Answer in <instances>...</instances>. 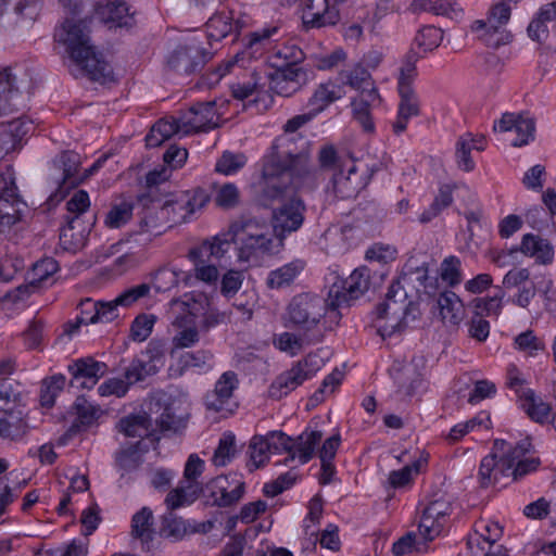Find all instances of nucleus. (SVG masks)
I'll return each mask as SVG.
<instances>
[{
    "mask_svg": "<svg viewBox=\"0 0 556 556\" xmlns=\"http://www.w3.org/2000/svg\"><path fill=\"white\" fill-rule=\"evenodd\" d=\"M301 156L283 157L273 153L265 157L262 176L254 185L255 201L273 211V230L282 242L287 236L298 231L304 223L305 204L290 188L294 166Z\"/></svg>",
    "mask_w": 556,
    "mask_h": 556,
    "instance_id": "f257e3e1",
    "label": "nucleus"
},
{
    "mask_svg": "<svg viewBox=\"0 0 556 556\" xmlns=\"http://www.w3.org/2000/svg\"><path fill=\"white\" fill-rule=\"evenodd\" d=\"M147 410L141 415V453L148 446L156 448L160 441V433L163 431L177 432L185 428L190 407L189 393L182 389L169 391L156 390L144 400Z\"/></svg>",
    "mask_w": 556,
    "mask_h": 556,
    "instance_id": "f03ea898",
    "label": "nucleus"
},
{
    "mask_svg": "<svg viewBox=\"0 0 556 556\" xmlns=\"http://www.w3.org/2000/svg\"><path fill=\"white\" fill-rule=\"evenodd\" d=\"M54 39L77 70L91 80L103 83L110 76L109 64L91 41L87 20H65L55 29Z\"/></svg>",
    "mask_w": 556,
    "mask_h": 556,
    "instance_id": "7ed1b4c3",
    "label": "nucleus"
},
{
    "mask_svg": "<svg viewBox=\"0 0 556 556\" xmlns=\"http://www.w3.org/2000/svg\"><path fill=\"white\" fill-rule=\"evenodd\" d=\"M225 236L229 242V249L238 238L240 245L238 257L242 262L258 264L264 257L277 254L283 247V242L271 233L265 225L253 219H242L232 223Z\"/></svg>",
    "mask_w": 556,
    "mask_h": 556,
    "instance_id": "20e7f679",
    "label": "nucleus"
},
{
    "mask_svg": "<svg viewBox=\"0 0 556 556\" xmlns=\"http://www.w3.org/2000/svg\"><path fill=\"white\" fill-rule=\"evenodd\" d=\"M337 307L330 305V299L325 300L312 292L295 294L286 307L283 316L287 327L296 328L308 334L323 333L320 325L330 312Z\"/></svg>",
    "mask_w": 556,
    "mask_h": 556,
    "instance_id": "39448f33",
    "label": "nucleus"
},
{
    "mask_svg": "<svg viewBox=\"0 0 556 556\" xmlns=\"http://www.w3.org/2000/svg\"><path fill=\"white\" fill-rule=\"evenodd\" d=\"M414 309L415 305L408 299L405 288L400 283H392L386 300L375 311L374 323L378 333L386 339L400 332Z\"/></svg>",
    "mask_w": 556,
    "mask_h": 556,
    "instance_id": "423d86ee",
    "label": "nucleus"
},
{
    "mask_svg": "<svg viewBox=\"0 0 556 556\" xmlns=\"http://www.w3.org/2000/svg\"><path fill=\"white\" fill-rule=\"evenodd\" d=\"M419 55L410 52L404 58L397 76V91L400 102L397 105V116L392 124L394 134L401 135L407 128L410 118L420 114V104L417 93L413 88V83L417 76L416 63Z\"/></svg>",
    "mask_w": 556,
    "mask_h": 556,
    "instance_id": "0eeeda50",
    "label": "nucleus"
},
{
    "mask_svg": "<svg viewBox=\"0 0 556 556\" xmlns=\"http://www.w3.org/2000/svg\"><path fill=\"white\" fill-rule=\"evenodd\" d=\"M228 252L227 238L217 235L192 248L188 256L193 264L194 278L208 286H215L219 278V271L212 261H219Z\"/></svg>",
    "mask_w": 556,
    "mask_h": 556,
    "instance_id": "6e6552de",
    "label": "nucleus"
},
{
    "mask_svg": "<svg viewBox=\"0 0 556 556\" xmlns=\"http://www.w3.org/2000/svg\"><path fill=\"white\" fill-rule=\"evenodd\" d=\"M27 203L20 194L13 167L0 170V231H5L21 220Z\"/></svg>",
    "mask_w": 556,
    "mask_h": 556,
    "instance_id": "1a4fd4ad",
    "label": "nucleus"
},
{
    "mask_svg": "<svg viewBox=\"0 0 556 556\" xmlns=\"http://www.w3.org/2000/svg\"><path fill=\"white\" fill-rule=\"evenodd\" d=\"M268 73L254 72L248 80L236 83L231 86L232 97L244 102V108L256 113L267 111L274 102L267 86Z\"/></svg>",
    "mask_w": 556,
    "mask_h": 556,
    "instance_id": "9d476101",
    "label": "nucleus"
},
{
    "mask_svg": "<svg viewBox=\"0 0 556 556\" xmlns=\"http://www.w3.org/2000/svg\"><path fill=\"white\" fill-rule=\"evenodd\" d=\"M212 58L211 51L206 50L195 38L178 45L167 58L169 70L181 74L190 75L200 71Z\"/></svg>",
    "mask_w": 556,
    "mask_h": 556,
    "instance_id": "9b49d317",
    "label": "nucleus"
},
{
    "mask_svg": "<svg viewBox=\"0 0 556 556\" xmlns=\"http://www.w3.org/2000/svg\"><path fill=\"white\" fill-rule=\"evenodd\" d=\"M180 136L208 131L218 126L219 114L215 101L197 102L180 111L177 117Z\"/></svg>",
    "mask_w": 556,
    "mask_h": 556,
    "instance_id": "f8f14e48",
    "label": "nucleus"
},
{
    "mask_svg": "<svg viewBox=\"0 0 556 556\" xmlns=\"http://www.w3.org/2000/svg\"><path fill=\"white\" fill-rule=\"evenodd\" d=\"M276 33L277 27H266L251 33L241 54L237 53L235 59L226 61L207 74L208 84L211 86L217 84L239 62L241 55L242 58L249 56L250 59L261 58L270 47V38Z\"/></svg>",
    "mask_w": 556,
    "mask_h": 556,
    "instance_id": "ddd939ff",
    "label": "nucleus"
},
{
    "mask_svg": "<svg viewBox=\"0 0 556 556\" xmlns=\"http://www.w3.org/2000/svg\"><path fill=\"white\" fill-rule=\"evenodd\" d=\"M318 367L315 366L311 357L295 363L290 369L278 375L268 388V394L274 400H280L287 396L304 381L312 379L317 372Z\"/></svg>",
    "mask_w": 556,
    "mask_h": 556,
    "instance_id": "4468645a",
    "label": "nucleus"
},
{
    "mask_svg": "<svg viewBox=\"0 0 556 556\" xmlns=\"http://www.w3.org/2000/svg\"><path fill=\"white\" fill-rule=\"evenodd\" d=\"M58 269V262L52 257L38 261L28 274L29 282L7 291L3 296L4 302L18 304L26 301L35 289L45 286Z\"/></svg>",
    "mask_w": 556,
    "mask_h": 556,
    "instance_id": "2eb2a0df",
    "label": "nucleus"
},
{
    "mask_svg": "<svg viewBox=\"0 0 556 556\" xmlns=\"http://www.w3.org/2000/svg\"><path fill=\"white\" fill-rule=\"evenodd\" d=\"M239 387L238 375L228 370L216 380L214 389L204 396V406L207 410L222 414H231L233 407V394Z\"/></svg>",
    "mask_w": 556,
    "mask_h": 556,
    "instance_id": "dca6fc26",
    "label": "nucleus"
},
{
    "mask_svg": "<svg viewBox=\"0 0 556 556\" xmlns=\"http://www.w3.org/2000/svg\"><path fill=\"white\" fill-rule=\"evenodd\" d=\"M173 223L170 200L160 195L141 194V229L160 235L161 228Z\"/></svg>",
    "mask_w": 556,
    "mask_h": 556,
    "instance_id": "f3484780",
    "label": "nucleus"
},
{
    "mask_svg": "<svg viewBox=\"0 0 556 556\" xmlns=\"http://www.w3.org/2000/svg\"><path fill=\"white\" fill-rule=\"evenodd\" d=\"M368 184L365 172L359 173L357 165L352 160H346L345 165L333 172L331 178L332 190L339 199L356 197Z\"/></svg>",
    "mask_w": 556,
    "mask_h": 556,
    "instance_id": "a211bd4d",
    "label": "nucleus"
},
{
    "mask_svg": "<svg viewBox=\"0 0 556 556\" xmlns=\"http://www.w3.org/2000/svg\"><path fill=\"white\" fill-rule=\"evenodd\" d=\"M369 288V270L366 267L355 269L341 286L333 285L329 290L330 305L342 307L358 299Z\"/></svg>",
    "mask_w": 556,
    "mask_h": 556,
    "instance_id": "6ab92c4d",
    "label": "nucleus"
},
{
    "mask_svg": "<svg viewBox=\"0 0 556 556\" xmlns=\"http://www.w3.org/2000/svg\"><path fill=\"white\" fill-rule=\"evenodd\" d=\"M250 23V17L233 10L216 11L206 22L207 39L220 41L230 35H238Z\"/></svg>",
    "mask_w": 556,
    "mask_h": 556,
    "instance_id": "aec40b11",
    "label": "nucleus"
},
{
    "mask_svg": "<svg viewBox=\"0 0 556 556\" xmlns=\"http://www.w3.org/2000/svg\"><path fill=\"white\" fill-rule=\"evenodd\" d=\"M31 426L28 414L21 408L0 410V440L5 443L20 444L26 442Z\"/></svg>",
    "mask_w": 556,
    "mask_h": 556,
    "instance_id": "412c9836",
    "label": "nucleus"
},
{
    "mask_svg": "<svg viewBox=\"0 0 556 556\" xmlns=\"http://www.w3.org/2000/svg\"><path fill=\"white\" fill-rule=\"evenodd\" d=\"M67 369L71 374V386L73 388L92 389L108 372V365L91 356H86L73 361L68 364Z\"/></svg>",
    "mask_w": 556,
    "mask_h": 556,
    "instance_id": "4be33fe9",
    "label": "nucleus"
},
{
    "mask_svg": "<svg viewBox=\"0 0 556 556\" xmlns=\"http://www.w3.org/2000/svg\"><path fill=\"white\" fill-rule=\"evenodd\" d=\"M493 129L500 132L514 131L516 138L511 141L514 147H522L534 140L535 121L528 114L506 112L494 122Z\"/></svg>",
    "mask_w": 556,
    "mask_h": 556,
    "instance_id": "5701e85b",
    "label": "nucleus"
},
{
    "mask_svg": "<svg viewBox=\"0 0 556 556\" xmlns=\"http://www.w3.org/2000/svg\"><path fill=\"white\" fill-rule=\"evenodd\" d=\"M346 0H309L303 10V24L307 28L336 25L340 20L338 7Z\"/></svg>",
    "mask_w": 556,
    "mask_h": 556,
    "instance_id": "b1692460",
    "label": "nucleus"
},
{
    "mask_svg": "<svg viewBox=\"0 0 556 556\" xmlns=\"http://www.w3.org/2000/svg\"><path fill=\"white\" fill-rule=\"evenodd\" d=\"M115 467L119 473L117 486L127 490L137 480L139 469V441L122 443L115 453Z\"/></svg>",
    "mask_w": 556,
    "mask_h": 556,
    "instance_id": "393cba45",
    "label": "nucleus"
},
{
    "mask_svg": "<svg viewBox=\"0 0 556 556\" xmlns=\"http://www.w3.org/2000/svg\"><path fill=\"white\" fill-rule=\"evenodd\" d=\"M451 513V504L444 500H435L424 509L418 531L427 540H434L443 530L447 516Z\"/></svg>",
    "mask_w": 556,
    "mask_h": 556,
    "instance_id": "a878e982",
    "label": "nucleus"
},
{
    "mask_svg": "<svg viewBox=\"0 0 556 556\" xmlns=\"http://www.w3.org/2000/svg\"><path fill=\"white\" fill-rule=\"evenodd\" d=\"M207 486L214 504L219 507H228L239 502L245 489L244 482L237 476H218Z\"/></svg>",
    "mask_w": 556,
    "mask_h": 556,
    "instance_id": "bb28decb",
    "label": "nucleus"
},
{
    "mask_svg": "<svg viewBox=\"0 0 556 556\" xmlns=\"http://www.w3.org/2000/svg\"><path fill=\"white\" fill-rule=\"evenodd\" d=\"M502 287L508 290L517 289V292L508 301L522 308L528 307L535 296L528 268L508 270L503 277Z\"/></svg>",
    "mask_w": 556,
    "mask_h": 556,
    "instance_id": "cd10ccee",
    "label": "nucleus"
},
{
    "mask_svg": "<svg viewBox=\"0 0 556 556\" xmlns=\"http://www.w3.org/2000/svg\"><path fill=\"white\" fill-rule=\"evenodd\" d=\"M210 200L211 195L203 188L184 191L177 200H170L173 223L186 222L191 215L205 207Z\"/></svg>",
    "mask_w": 556,
    "mask_h": 556,
    "instance_id": "c85d7f7f",
    "label": "nucleus"
},
{
    "mask_svg": "<svg viewBox=\"0 0 556 556\" xmlns=\"http://www.w3.org/2000/svg\"><path fill=\"white\" fill-rule=\"evenodd\" d=\"M520 252L526 257L534 260L535 264L547 266L554 262L555 250L548 239L539 235L526 233L519 245L510 252Z\"/></svg>",
    "mask_w": 556,
    "mask_h": 556,
    "instance_id": "c756f323",
    "label": "nucleus"
},
{
    "mask_svg": "<svg viewBox=\"0 0 556 556\" xmlns=\"http://www.w3.org/2000/svg\"><path fill=\"white\" fill-rule=\"evenodd\" d=\"M529 439L520 440L515 446L510 445V465L505 466V472H510L513 481H519L527 475L534 472L540 466L539 458H525V455L531 450Z\"/></svg>",
    "mask_w": 556,
    "mask_h": 556,
    "instance_id": "7c9ffc66",
    "label": "nucleus"
},
{
    "mask_svg": "<svg viewBox=\"0 0 556 556\" xmlns=\"http://www.w3.org/2000/svg\"><path fill=\"white\" fill-rule=\"evenodd\" d=\"M94 15L110 27H130L135 24L134 14L129 13L127 3L122 0L98 2Z\"/></svg>",
    "mask_w": 556,
    "mask_h": 556,
    "instance_id": "2f4dec72",
    "label": "nucleus"
},
{
    "mask_svg": "<svg viewBox=\"0 0 556 556\" xmlns=\"http://www.w3.org/2000/svg\"><path fill=\"white\" fill-rule=\"evenodd\" d=\"M339 80L343 88L349 86L361 92V96H367L368 101H378L379 93L374 85L370 73L362 65L355 64L352 68L341 71Z\"/></svg>",
    "mask_w": 556,
    "mask_h": 556,
    "instance_id": "473e14b6",
    "label": "nucleus"
},
{
    "mask_svg": "<svg viewBox=\"0 0 556 556\" xmlns=\"http://www.w3.org/2000/svg\"><path fill=\"white\" fill-rule=\"evenodd\" d=\"M323 439V432L319 430L306 429L300 435L293 439L294 450L291 456H287L285 464L298 460L299 465L307 464L315 455L317 445Z\"/></svg>",
    "mask_w": 556,
    "mask_h": 556,
    "instance_id": "72a5a7b5",
    "label": "nucleus"
},
{
    "mask_svg": "<svg viewBox=\"0 0 556 556\" xmlns=\"http://www.w3.org/2000/svg\"><path fill=\"white\" fill-rule=\"evenodd\" d=\"M31 129V124L21 117L0 123V153L15 150Z\"/></svg>",
    "mask_w": 556,
    "mask_h": 556,
    "instance_id": "f704fd0d",
    "label": "nucleus"
},
{
    "mask_svg": "<svg viewBox=\"0 0 556 556\" xmlns=\"http://www.w3.org/2000/svg\"><path fill=\"white\" fill-rule=\"evenodd\" d=\"M269 75L268 90L270 94L274 93L281 97L292 96L300 86V77L304 76V73L300 66H293L285 71H280L276 75Z\"/></svg>",
    "mask_w": 556,
    "mask_h": 556,
    "instance_id": "c9c22d12",
    "label": "nucleus"
},
{
    "mask_svg": "<svg viewBox=\"0 0 556 556\" xmlns=\"http://www.w3.org/2000/svg\"><path fill=\"white\" fill-rule=\"evenodd\" d=\"M442 321L446 325L458 326L465 317V308L460 298L453 291L441 292L437 300Z\"/></svg>",
    "mask_w": 556,
    "mask_h": 556,
    "instance_id": "e433bc0d",
    "label": "nucleus"
},
{
    "mask_svg": "<svg viewBox=\"0 0 556 556\" xmlns=\"http://www.w3.org/2000/svg\"><path fill=\"white\" fill-rule=\"evenodd\" d=\"M72 409L75 414V419L71 430L76 432L86 430L91 427L97 422L103 413L100 405L90 402L83 395L75 400Z\"/></svg>",
    "mask_w": 556,
    "mask_h": 556,
    "instance_id": "4c0bfd02",
    "label": "nucleus"
},
{
    "mask_svg": "<svg viewBox=\"0 0 556 556\" xmlns=\"http://www.w3.org/2000/svg\"><path fill=\"white\" fill-rule=\"evenodd\" d=\"M344 94L343 87L334 81L318 85L307 103L311 114L317 115Z\"/></svg>",
    "mask_w": 556,
    "mask_h": 556,
    "instance_id": "58836bf2",
    "label": "nucleus"
},
{
    "mask_svg": "<svg viewBox=\"0 0 556 556\" xmlns=\"http://www.w3.org/2000/svg\"><path fill=\"white\" fill-rule=\"evenodd\" d=\"M323 338V333L308 334L302 331L301 334H295L293 332L286 331L275 337L274 345L281 352L295 356L302 351L304 345L319 343Z\"/></svg>",
    "mask_w": 556,
    "mask_h": 556,
    "instance_id": "ea45409f",
    "label": "nucleus"
},
{
    "mask_svg": "<svg viewBox=\"0 0 556 556\" xmlns=\"http://www.w3.org/2000/svg\"><path fill=\"white\" fill-rule=\"evenodd\" d=\"M14 83L11 74L0 73V115L13 113L24 106L23 96Z\"/></svg>",
    "mask_w": 556,
    "mask_h": 556,
    "instance_id": "a19ab883",
    "label": "nucleus"
},
{
    "mask_svg": "<svg viewBox=\"0 0 556 556\" xmlns=\"http://www.w3.org/2000/svg\"><path fill=\"white\" fill-rule=\"evenodd\" d=\"M305 263L302 260H293L274 270L266 278V286L273 290H280L291 286L303 271Z\"/></svg>",
    "mask_w": 556,
    "mask_h": 556,
    "instance_id": "79ce46f5",
    "label": "nucleus"
},
{
    "mask_svg": "<svg viewBox=\"0 0 556 556\" xmlns=\"http://www.w3.org/2000/svg\"><path fill=\"white\" fill-rule=\"evenodd\" d=\"M139 381V365L134 363L124 375V378H110L102 382L98 388L100 396L123 397L129 390V387Z\"/></svg>",
    "mask_w": 556,
    "mask_h": 556,
    "instance_id": "37998d69",
    "label": "nucleus"
},
{
    "mask_svg": "<svg viewBox=\"0 0 556 556\" xmlns=\"http://www.w3.org/2000/svg\"><path fill=\"white\" fill-rule=\"evenodd\" d=\"M174 135H180V127L175 116L163 117L156 121L144 137L147 148L160 147Z\"/></svg>",
    "mask_w": 556,
    "mask_h": 556,
    "instance_id": "c03bdc74",
    "label": "nucleus"
},
{
    "mask_svg": "<svg viewBox=\"0 0 556 556\" xmlns=\"http://www.w3.org/2000/svg\"><path fill=\"white\" fill-rule=\"evenodd\" d=\"M507 446V441L496 439L493 443L491 453L482 458L478 471V480L482 488H489L496 484V477L494 473V470H496V458L506 451Z\"/></svg>",
    "mask_w": 556,
    "mask_h": 556,
    "instance_id": "a18cd8bd",
    "label": "nucleus"
},
{
    "mask_svg": "<svg viewBox=\"0 0 556 556\" xmlns=\"http://www.w3.org/2000/svg\"><path fill=\"white\" fill-rule=\"evenodd\" d=\"M442 39L443 33L440 28L434 26H425L418 30L414 39V47L409 50L405 58L410 52H415L419 55V60L424 56V54L437 49L440 46Z\"/></svg>",
    "mask_w": 556,
    "mask_h": 556,
    "instance_id": "49530a36",
    "label": "nucleus"
},
{
    "mask_svg": "<svg viewBox=\"0 0 556 556\" xmlns=\"http://www.w3.org/2000/svg\"><path fill=\"white\" fill-rule=\"evenodd\" d=\"M521 407L535 422L544 424L551 415V405L538 397L533 390L526 389L520 394Z\"/></svg>",
    "mask_w": 556,
    "mask_h": 556,
    "instance_id": "de8ad7c7",
    "label": "nucleus"
},
{
    "mask_svg": "<svg viewBox=\"0 0 556 556\" xmlns=\"http://www.w3.org/2000/svg\"><path fill=\"white\" fill-rule=\"evenodd\" d=\"M511 9L506 2H498L492 7L488 23L494 28V35L484 38L488 46L497 47L503 43V34L497 33V28L505 25L510 18Z\"/></svg>",
    "mask_w": 556,
    "mask_h": 556,
    "instance_id": "09e8293b",
    "label": "nucleus"
},
{
    "mask_svg": "<svg viewBox=\"0 0 556 556\" xmlns=\"http://www.w3.org/2000/svg\"><path fill=\"white\" fill-rule=\"evenodd\" d=\"M66 225L60 230V241L65 250H76L84 241L86 227L80 219L65 216Z\"/></svg>",
    "mask_w": 556,
    "mask_h": 556,
    "instance_id": "8fccbe9b",
    "label": "nucleus"
},
{
    "mask_svg": "<svg viewBox=\"0 0 556 556\" xmlns=\"http://www.w3.org/2000/svg\"><path fill=\"white\" fill-rule=\"evenodd\" d=\"M165 363L164 344L162 341L152 340L149 342L144 353L141 355V376L156 374Z\"/></svg>",
    "mask_w": 556,
    "mask_h": 556,
    "instance_id": "3c124183",
    "label": "nucleus"
},
{
    "mask_svg": "<svg viewBox=\"0 0 556 556\" xmlns=\"http://www.w3.org/2000/svg\"><path fill=\"white\" fill-rule=\"evenodd\" d=\"M170 169L160 165L146 175L144 192L141 194L160 195L167 199L166 186L170 178Z\"/></svg>",
    "mask_w": 556,
    "mask_h": 556,
    "instance_id": "603ef678",
    "label": "nucleus"
},
{
    "mask_svg": "<svg viewBox=\"0 0 556 556\" xmlns=\"http://www.w3.org/2000/svg\"><path fill=\"white\" fill-rule=\"evenodd\" d=\"M455 186L445 184L439 188L433 202L419 216L420 223H429L435 218L444 208L453 203V191Z\"/></svg>",
    "mask_w": 556,
    "mask_h": 556,
    "instance_id": "864d4df0",
    "label": "nucleus"
},
{
    "mask_svg": "<svg viewBox=\"0 0 556 556\" xmlns=\"http://www.w3.org/2000/svg\"><path fill=\"white\" fill-rule=\"evenodd\" d=\"M207 304V299L201 294L198 296L185 294L181 300L172 301L174 309L181 311L186 314L184 318L190 317V320H187V323H191L193 318L204 315Z\"/></svg>",
    "mask_w": 556,
    "mask_h": 556,
    "instance_id": "5fc2aeb1",
    "label": "nucleus"
},
{
    "mask_svg": "<svg viewBox=\"0 0 556 556\" xmlns=\"http://www.w3.org/2000/svg\"><path fill=\"white\" fill-rule=\"evenodd\" d=\"M495 293L488 298H476L472 301L473 313L480 316H498L503 308L505 291L503 287H496Z\"/></svg>",
    "mask_w": 556,
    "mask_h": 556,
    "instance_id": "6e6d98bb",
    "label": "nucleus"
},
{
    "mask_svg": "<svg viewBox=\"0 0 556 556\" xmlns=\"http://www.w3.org/2000/svg\"><path fill=\"white\" fill-rule=\"evenodd\" d=\"M162 533H157L153 528L152 511L141 508V551H151L157 548L161 544Z\"/></svg>",
    "mask_w": 556,
    "mask_h": 556,
    "instance_id": "4d7b16f0",
    "label": "nucleus"
},
{
    "mask_svg": "<svg viewBox=\"0 0 556 556\" xmlns=\"http://www.w3.org/2000/svg\"><path fill=\"white\" fill-rule=\"evenodd\" d=\"M134 203L123 200L114 203L104 218V225L111 229H117L126 225L132 217Z\"/></svg>",
    "mask_w": 556,
    "mask_h": 556,
    "instance_id": "13d9d810",
    "label": "nucleus"
},
{
    "mask_svg": "<svg viewBox=\"0 0 556 556\" xmlns=\"http://www.w3.org/2000/svg\"><path fill=\"white\" fill-rule=\"evenodd\" d=\"M428 278V264L426 262L419 264L415 260H409L404 265L401 278L394 283H400L404 288L406 283L418 282V286L426 290Z\"/></svg>",
    "mask_w": 556,
    "mask_h": 556,
    "instance_id": "bf43d9fd",
    "label": "nucleus"
},
{
    "mask_svg": "<svg viewBox=\"0 0 556 556\" xmlns=\"http://www.w3.org/2000/svg\"><path fill=\"white\" fill-rule=\"evenodd\" d=\"M236 453V435L230 431L224 432L214 452L212 462L216 467H225L232 460Z\"/></svg>",
    "mask_w": 556,
    "mask_h": 556,
    "instance_id": "052dcab7",
    "label": "nucleus"
},
{
    "mask_svg": "<svg viewBox=\"0 0 556 556\" xmlns=\"http://www.w3.org/2000/svg\"><path fill=\"white\" fill-rule=\"evenodd\" d=\"M65 384L66 378L61 374L43 379L39 396L41 406L52 407L56 396L63 391Z\"/></svg>",
    "mask_w": 556,
    "mask_h": 556,
    "instance_id": "680f3d73",
    "label": "nucleus"
},
{
    "mask_svg": "<svg viewBox=\"0 0 556 556\" xmlns=\"http://www.w3.org/2000/svg\"><path fill=\"white\" fill-rule=\"evenodd\" d=\"M198 497V486L189 483L186 488L177 486L168 492L165 498L166 507L170 510L190 505Z\"/></svg>",
    "mask_w": 556,
    "mask_h": 556,
    "instance_id": "e2e57ef3",
    "label": "nucleus"
},
{
    "mask_svg": "<svg viewBox=\"0 0 556 556\" xmlns=\"http://www.w3.org/2000/svg\"><path fill=\"white\" fill-rule=\"evenodd\" d=\"M303 59L302 50L295 47H282L277 49L270 56L269 61L274 67L279 71L299 66V62Z\"/></svg>",
    "mask_w": 556,
    "mask_h": 556,
    "instance_id": "0e129e2a",
    "label": "nucleus"
},
{
    "mask_svg": "<svg viewBox=\"0 0 556 556\" xmlns=\"http://www.w3.org/2000/svg\"><path fill=\"white\" fill-rule=\"evenodd\" d=\"M179 363L182 369L197 368L208 371L213 368V354L206 350L186 352L180 355Z\"/></svg>",
    "mask_w": 556,
    "mask_h": 556,
    "instance_id": "69168bd1",
    "label": "nucleus"
},
{
    "mask_svg": "<svg viewBox=\"0 0 556 556\" xmlns=\"http://www.w3.org/2000/svg\"><path fill=\"white\" fill-rule=\"evenodd\" d=\"M514 348L529 356H536L540 352L544 351L545 344L534 331L526 330L515 337Z\"/></svg>",
    "mask_w": 556,
    "mask_h": 556,
    "instance_id": "338daca9",
    "label": "nucleus"
},
{
    "mask_svg": "<svg viewBox=\"0 0 556 556\" xmlns=\"http://www.w3.org/2000/svg\"><path fill=\"white\" fill-rule=\"evenodd\" d=\"M247 164V156L243 153L225 151L216 161L215 170L225 176L237 174Z\"/></svg>",
    "mask_w": 556,
    "mask_h": 556,
    "instance_id": "774afa93",
    "label": "nucleus"
}]
</instances>
